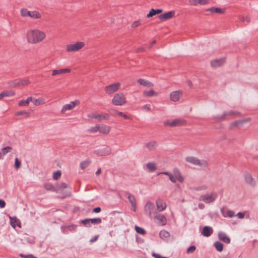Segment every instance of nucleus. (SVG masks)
Listing matches in <instances>:
<instances>
[{"label":"nucleus","mask_w":258,"mask_h":258,"mask_svg":"<svg viewBox=\"0 0 258 258\" xmlns=\"http://www.w3.org/2000/svg\"><path fill=\"white\" fill-rule=\"evenodd\" d=\"M46 37L44 32L38 29L28 31L27 34V38L28 42L36 44L43 41Z\"/></svg>","instance_id":"nucleus-1"},{"label":"nucleus","mask_w":258,"mask_h":258,"mask_svg":"<svg viewBox=\"0 0 258 258\" xmlns=\"http://www.w3.org/2000/svg\"><path fill=\"white\" fill-rule=\"evenodd\" d=\"M112 103L116 106H122L126 103L124 94L122 93L116 94L112 99Z\"/></svg>","instance_id":"nucleus-2"},{"label":"nucleus","mask_w":258,"mask_h":258,"mask_svg":"<svg viewBox=\"0 0 258 258\" xmlns=\"http://www.w3.org/2000/svg\"><path fill=\"white\" fill-rule=\"evenodd\" d=\"M84 46V42L78 41L74 44L67 45L66 46V50L68 52H76L79 51Z\"/></svg>","instance_id":"nucleus-3"},{"label":"nucleus","mask_w":258,"mask_h":258,"mask_svg":"<svg viewBox=\"0 0 258 258\" xmlns=\"http://www.w3.org/2000/svg\"><path fill=\"white\" fill-rule=\"evenodd\" d=\"M186 161L195 165H198L201 167H206L207 162L206 160H200L194 157H187L186 158Z\"/></svg>","instance_id":"nucleus-4"},{"label":"nucleus","mask_w":258,"mask_h":258,"mask_svg":"<svg viewBox=\"0 0 258 258\" xmlns=\"http://www.w3.org/2000/svg\"><path fill=\"white\" fill-rule=\"evenodd\" d=\"M216 196V193L212 192L210 194H206L201 196L200 197L199 200L204 202L206 203L209 204L213 202L215 200Z\"/></svg>","instance_id":"nucleus-5"},{"label":"nucleus","mask_w":258,"mask_h":258,"mask_svg":"<svg viewBox=\"0 0 258 258\" xmlns=\"http://www.w3.org/2000/svg\"><path fill=\"white\" fill-rule=\"evenodd\" d=\"M94 154L98 156H106L111 153V149L109 146H103L101 148L94 151Z\"/></svg>","instance_id":"nucleus-6"},{"label":"nucleus","mask_w":258,"mask_h":258,"mask_svg":"<svg viewBox=\"0 0 258 258\" xmlns=\"http://www.w3.org/2000/svg\"><path fill=\"white\" fill-rule=\"evenodd\" d=\"M119 83H115L109 85L105 88V91L107 94H111L117 91L120 87Z\"/></svg>","instance_id":"nucleus-7"},{"label":"nucleus","mask_w":258,"mask_h":258,"mask_svg":"<svg viewBox=\"0 0 258 258\" xmlns=\"http://www.w3.org/2000/svg\"><path fill=\"white\" fill-rule=\"evenodd\" d=\"M185 122V121L183 119H175L172 121L168 120L164 122V125H169L170 126H178L184 125Z\"/></svg>","instance_id":"nucleus-8"},{"label":"nucleus","mask_w":258,"mask_h":258,"mask_svg":"<svg viewBox=\"0 0 258 258\" xmlns=\"http://www.w3.org/2000/svg\"><path fill=\"white\" fill-rule=\"evenodd\" d=\"M250 120L249 118H245L241 120H236L233 122H231L229 124V128L232 130L234 127L240 128L242 125L245 122Z\"/></svg>","instance_id":"nucleus-9"},{"label":"nucleus","mask_w":258,"mask_h":258,"mask_svg":"<svg viewBox=\"0 0 258 258\" xmlns=\"http://www.w3.org/2000/svg\"><path fill=\"white\" fill-rule=\"evenodd\" d=\"M88 117L91 118H95L99 121H101L103 119H109V115L107 113L104 114H97V113H91L88 115Z\"/></svg>","instance_id":"nucleus-10"},{"label":"nucleus","mask_w":258,"mask_h":258,"mask_svg":"<svg viewBox=\"0 0 258 258\" xmlns=\"http://www.w3.org/2000/svg\"><path fill=\"white\" fill-rule=\"evenodd\" d=\"M182 95L183 92L182 91L178 90L173 91L170 93V100L174 102L177 101L182 97Z\"/></svg>","instance_id":"nucleus-11"},{"label":"nucleus","mask_w":258,"mask_h":258,"mask_svg":"<svg viewBox=\"0 0 258 258\" xmlns=\"http://www.w3.org/2000/svg\"><path fill=\"white\" fill-rule=\"evenodd\" d=\"M154 208V204L150 201L148 202L144 207L145 214L151 217Z\"/></svg>","instance_id":"nucleus-12"},{"label":"nucleus","mask_w":258,"mask_h":258,"mask_svg":"<svg viewBox=\"0 0 258 258\" xmlns=\"http://www.w3.org/2000/svg\"><path fill=\"white\" fill-rule=\"evenodd\" d=\"M79 103V101L76 100L75 101H72L70 104H65L63 106L61 112L62 113L66 112L67 110H72Z\"/></svg>","instance_id":"nucleus-13"},{"label":"nucleus","mask_w":258,"mask_h":258,"mask_svg":"<svg viewBox=\"0 0 258 258\" xmlns=\"http://www.w3.org/2000/svg\"><path fill=\"white\" fill-rule=\"evenodd\" d=\"M155 219L158 220L159 225L164 226L166 224L167 220L165 216L161 214H158L157 212L155 213Z\"/></svg>","instance_id":"nucleus-14"},{"label":"nucleus","mask_w":258,"mask_h":258,"mask_svg":"<svg viewBox=\"0 0 258 258\" xmlns=\"http://www.w3.org/2000/svg\"><path fill=\"white\" fill-rule=\"evenodd\" d=\"M225 62L224 58L216 59L211 61V65L213 68H217L222 66Z\"/></svg>","instance_id":"nucleus-15"},{"label":"nucleus","mask_w":258,"mask_h":258,"mask_svg":"<svg viewBox=\"0 0 258 258\" xmlns=\"http://www.w3.org/2000/svg\"><path fill=\"white\" fill-rule=\"evenodd\" d=\"M175 15L174 11H170L159 16V19L161 21H165L172 18Z\"/></svg>","instance_id":"nucleus-16"},{"label":"nucleus","mask_w":258,"mask_h":258,"mask_svg":"<svg viewBox=\"0 0 258 258\" xmlns=\"http://www.w3.org/2000/svg\"><path fill=\"white\" fill-rule=\"evenodd\" d=\"M157 210L159 211H162L167 207V205L164 200L158 199L156 202Z\"/></svg>","instance_id":"nucleus-17"},{"label":"nucleus","mask_w":258,"mask_h":258,"mask_svg":"<svg viewBox=\"0 0 258 258\" xmlns=\"http://www.w3.org/2000/svg\"><path fill=\"white\" fill-rule=\"evenodd\" d=\"M173 174L179 182L181 183L183 182L184 177L181 175L179 170L177 168H174L173 169Z\"/></svg>","instance_id":"nucleus-18"},{"label":"nucleus","mask_w":258,"mask_h":258,"mask_svg":"<svg viewBox=\"0 0 258 258\" xmlns=\"http://www.w3.org/2000/svg\"><path fill=\"white\" fill-rule=\"evenodd\" d=\"M245 180L246 182L252 186H254L255 184V182L254 179L252 178V175L250 173L246 172L244 174Z\"/></svg>","instance_id":"nucleus-19"},{"label":"nucleus","mask_w":258,"mask_h":258,"mask_svg":"<svg viewBox=\"0 0 258 258\" xmlns=\"http://www.w3.org/2000/svg\"><path fill=\"white\" fill-rule=\"evenodd\" d=\"M213 232V230L212 227L206 226L204 227L201 233L205 237H209L212 234Z\"/></svg>","instance_id":"nucleus-20"},{"label":"nucleus","mask_w":258,"mask_h":258,"mask_svg":"<svg viewBox=\"0 0 258 258\" xmlns=\"http://www.w3.org/2000/svg\"><path fill=\"white\" fill-rule=\"evenodd\" d=\"M71 72L70 69H62L60 70H54L52 71V75L53 76L60 75L63 74L69 73Z\"/></svg>","instance_id":"nucleus-21"},{"label":"nucleus","mask_w":258,"mask_h":258,"mask_svg":"<svg viewBox=\"0 0 258 258\" xmlns=\"http://www.w3.org/2000/svg\"><path fill=\"white\" fill-rule=\"evenodd\" d=\"M219 238L226 243L230 242V238L224 232H220L218 233Z\"/></svg>","instance_id":"nucleus-22"},{"label":"nucleus","mask_w":258,"mask_h":258,"mask_svg":"<svg viewBox=\"0 0 258 258\" xmlns=\"http://www.w3.org/2000/svg\"><path fill=\"white\" fill-rule=\"evenodd\" d=\"M138 83L142 86L147 87H152L154 85L152 83L149 82L148 80L143 79H139L138 80Z\"/></svg>","instance_id":"nucleus-23"},{"label":"nucleus","mask_w":258,"mask_h":258,"mask_svg":"<svg viewBox=\"0 0 258 258\" xmlns=\"http://www.w3.org/2000/svg\"><path fill=\"white\" fill-rule=\"evenodd\" d=\"M162 12H163V10L162 9H158L155 10L154 9H151V10L150 11L149 13L147 15V17L148 18L152 17L153 16H154L156 15L159 14L161 13Z\"/></svg>","instance_id":"nucleus-24"},{"label":"nucleus","mask_w":258,"mask_h":258,"mask_svg":"<svg viewBox=\"0 0 258 258\" xmlns=\"http://www.w3.org/2000/svg\"><path fill=\"white\" fill-rule=\"evenodd\" d=\"M157 143L155 141H152L147 143L146 145V148L149 151H153L156 149L157 147Z\"/></svg>","instance_id":"nucleus-25"},{"label":"nucleus","mask_w":258,"mask_h":258,"mask_svg":"<svg viewBox=\"0 0 258 258\" xmlns=\"http://www.w3.org/2000/svg\"><path fill=\"white\" fill-rule=\"evenodd\" d=\"M12 147L10 146H7L5 148H3L2 149V151H0V159L3 158V157L8 153L10 152L12 150Z\"/></svg>","instance_id":"nucleus-26"},{"label":"nucleus","mask_w":258,"mask_h":258,"mask_svg":"<svg viewBox=\"0 0 258 258\" xmlns=\"http://www.w3.org/2000/svg\"><path fill=\"white\" fill-rule=\"evenodd\" d=\"M159 236L163 240H166L169 237L170 233L165 230H162L159 233Z\"/></svg>","instance_id":"nucleus-27"},{"label":"nucleus","mask_w":258,"mask_h":258,"mask_svg":"<svg viewBox=\"0 0 258 258\" xmlns=\"http://www.w3.org/2000/svg\"><path fill=\"white\" fill-rule=\"evenodd\" d=\"M28 16L33 19H38L41 17L40 14L36 11H29Z\"/></svg>","instance_id":"nucleus-28"},{"label":"nucleus","mask_w":258,"mask_h":258,"mask_svg":"<svg viewBox=\"0 0 258 258\" xmlns=\"http://www.w3.org/2000/svg\"><path fill=\"white\" fill-rule=\"evenodd\" d=\"M207 11H209L212 13H218V14H223L225 12L224 10L221 9L220 8H215V7H212L210 9H208Z\"/></svg>","instance_id":"nucleus-29"},{"label":"nucleus","mask_w":258,"mask_h":258,"mask_svg":"<svg viewBox=\"0 0 258 258\" xmlns=\"http://www.w3.org/2000/svg\"><path fill=\"white\" fill-rule=\"evenodd\" d=\"M10 218L11 225L13 228H15L16 225L20 226V222L16 217Z\"/></svg>","instance_id":"nucleus-30"},{"label":"nucleus","mask_w":258,"mask_h":258,"mask_svg":"<svg viewBox=\"0 0 258 258\" xmlns=\"http://www.w3.org/2000/svg\"><path fill=\"white\" fill-rule=\"evenodd\" d=\"M124 195L127 197V198L131 205L135 204V203H136V198L133 195H132L128 191H125Z\"/></svg>","instance_id":"nucleus-31"},{"label":"nucleus","mask_w":258,"mask_h":258,"mask_svg":"<svg viewBox=\"0 0 258 258\" xmlns=\"http://www.w3.org/2000/svg\"><path fill=\"white\" fill-rule=\"evenodd\" d=\"M147 168L151 172H153L157 169V165L154 162H149L146 164Z\"/></svg>","instance_id":"nucleus-32"},{"label":"nucleus","mask_w":258,"mask_h":258,"mask_svg":"<svg viewBox=\"0 0 258 258\" xmlns=\"http://www.w3.org/2000/svg\"><path fill=\"white\" fill-rule=\"evenodd\" d=\"M113 113L114 114H116L119 116L122 117L126 119H131V117L125 114L123 112L118 111L116 110H112Z\"/></svg>","instance_id":"nucleus-33"},{"label":"nucleus","mask_w":258,"mask_h":258,"mask_svg":"<svg viewBox=\"0 0 258 258\" xmlns=\"http://www.w3.org/2000/svg\"><path fill=\"white\" fill-rule=\"evenodd\" d=\"M110 128L108 126H103L101 127L99 126V132L104 134H107L109 133Z\"/></svg>","instance_id":"nucleus-34"},{"label":"nucleus","mask_w":258,"mask_h":258,"mask_svg":"<svg viewBox=\"0 0 258 258\" xmlns=\"http://www.w3.org/2000/svg\"><path fill=\"white\" fill-rule=\"evenodd\" d=\"M143 94L145 96L147 97H151L154 96H157V93L155 92L153 90H151L150 91H145L143 92Z\"/></svg>","instance_id":"nucleus-35"},{"label":"nucleus","mask_w":258,"mask_h":258,"mask_svg":"<svg viewBox=\"0 0 258 258\" xmlns=\"http://www.w3.org/2000/svg\"><path fill=\"white\" fill-rule=\"evenodd\" d=\"M214 245L215 246V247L216 248V249L217 250V251H218L219 252L222 251L223 249V244L219 241H216L214 243Z\"/></svg>","instance_id":"nucleus-36"},{"label":"nucleus","mask_w":258,"mask_h":258,"mask_svg":"<svg viewBox=\"0 0 258 258\" xmlns=\"http://www.w3.org/2000/svg\"><path fill=\"white\" fill-rule=\"evenodd\" d=\"M213 118L215 119L217 122H219L227 119V118H226V114H225L224 112L223 113L222 115H216L213 116Z\"/></svg>","instance_id":"nucleus-37"},{"label":"nucleus","mask_w":258,"mask_h":258,"mask_svg":"<svg viewBox=\"0 0 258 258\" xmlns=\"http://www.w3.org/2000/svg\"><path fill=\"white\" fill-rule=\"evenodd\" d=\"M33 103L36 106H39L40 105L44 104L45 103V101L44 99L41 98H39L38 99L34 98Z\"/></svg>","instance_id":"nucleus-38"},{"label":"nucleus","mask_w":258,"mask_h":258,"mask_svg":"<svg viewBox=\"0 0 258 258\" xmlns=\"http://www.w3.org/2000/svg\"><path fill=\"white\" fill-rule=\"evenodd\" d=\"M90 223L93 224H98L102 222V220L100 218H96L93 219H89Z\"/></svg>","instance_id":"nucleus-39"},{"label":"nucleus","mask_w":258,"mask_h":258,"mask_svg":"<svg viewBox=\"0 0 258 258\" xmlns=\"http://www.w3.org/2000/svg\"><path fill=\"white\" fill-rule=\"evenodd\" d=\"M2 94L3 98L4 97H7V96H12L15 95L14 92L13 91H4L1 92Z\"/></svg>","instance_id":"nucleus-40"},{"label":"nucleus","mask_w":258,"mask_h":258,"mask_svg":"<svg viewBox=\"0 0 258 258\" xmlns=\"http://www.w3.org/2000/svg\"><path fill=\"white\" fill-rule=\"evenodd\" d=\"M224 113L226 114V118L228 116H237L240 114L239 112H237V111H234L233 110H230L227 112H224Z\"/></svg>","instance_id":"nucleus-41"},{"label":"nucleus","mask_w":258,"mask_h":258,"mask_svg":"<svg viewBox=\"0 0 258 258\" xmlns=\"http://www.w3.org/2000/svg\"><path fill=\"white\" fill-rule=\"evenodd\" d=\"M239 21L243 22L244 25L247 24L250 22V18L248 17L240 16L239 18Z\"/></svg>","instance_id":"nucleus-42"},{"label":"nucleus","mask_w":258,"mask_h":258,"mask_svg":"<svg viewBox=\"0 0 258 258\" xmlns=\"http://www.w3.org/2000/svg\"><path fill=\"white\" fill-rule=\"evenodd\" d=\"M91 161L90 160H86L80 163V167L82 169H84L87 168L90 164Z\"/></svg>","instance_id":"nucleus-43"},{"label":"nucleus","mask_w":258,"mask_h":258,"mask_svg":"<svg viewBox=\"0 0 258 258\" xmlns=\"http://www.w3.org/2000/svg\"><path fill=\"white\" fill-rule=\"evenodd\" d=\"M136 231L139 234L144 235L146 233V231L144 229L138 226H135Z\"/></svg>","instance_id":"nucleus-44"},{"label":"nucleus","mask_w":258,"mask_h":258,"mask_svg":"<svg viewBox=\"0 0 258 258\" xmlns=\"http://www.w3.org/2000/svg\"><path fill=\"white\" fill-rule=\"evenodd\" d=\"M61 171L60 170H57L55 172H54L53 174V178L54 180H57L61 176Z\"/></svg>","instance_id":"nucleus-45"},{"label":"nucleus","mask_w":258,"mask_h":258,"mask_svg":"<svg viewBox=\"0 0 258 258\" xmlns=\"http://www.w3.org/2000/svg\"><path fill=\"white\" fill-rule=\"evenodd\" d=\"M45 188L47 190L54 191V186L50 183H46L44 184Z\"/></svg>","instance_id":"nucleus-46"},{"label":"nucleus","mask_w":258,"mask_h":258,"mask_svg":"<svg viewBox=\"0 0 258 258\" xmlns=\"http://www.w3.org/2000/svg\"><path fill=\"white\" fill-rule=\"evenodd\" d=\"M9 84L12 87L19 86V80L12 81L9 82Z\"/></svg>","instance_id":"nucleus-47"},{"label":"nucleus","mask_w":258,"mask_h":258,"mask_svg":"<svg viewBox=\"0 0 258 258\" xmlns=\"http://www.w3.org/2000/svg\"><path fill=\"white\" fill-rule=\"evenodd\" d=\"M18 105L19 106H28L29 103H28L27 100H22L19 102Z\"/></svg>","instance_id":"nucleus-48"},{"label":"nucleus","mask_w":258,"mask_h":258,"mask_svg":"<svg viewBox=\"0 0 258 258\" xmlns=\"http://www.w3.org/2000/svg\"><path fill=\"white\" fill-rule=\"evenodd\" d=\"M226 216L227 217L232 218L235 216V213L232 210L227 209Z\"/></svg>","instance_id":"nucleus-49"},{"label":"nucleus","mask_w":258,"mask_h":258,"mask_svg":"<svg viewBox=\"0 0 258 258\" xmlns=\"http://www.w3.org/2000/svg\"><path fill=\"white\" fill-rule=\"evenodd\" d=\"M99 130V126H95L89 129L88 131L90 133H95Z\"/></svg>","instance_id":"nucleus-50"},{"label":"nucleus","mask_w":258,"mask_h":258,"mask_svg":"<svg viewBox=\"0 0 258 258\" xmlns=\"http://www.w3.org/2000/svg\"><path fill=\"white\" fill-rule=\"evenodd\" d=\"M29 11L27 9H22L21 10V14L23 17H27Z\"/></svg>","instance_id":"nucleus-51"},{"label":"nucleus","mask_w":258,"mask_h":258,"mask_svg":"<svg viewBox=\"0 0 258 258\" xmlns=\"http://www.w3.org/2000/svg\"><path fill=\"white\" fill-rule=\"evenodd\" d=\"M81 222L86 227H90V222L89 219H86L81 220Z\"/></svg>","instance_id":"nucleus-52"},{"label":"nucleus","mask_w":258,"mask_h":258,"mask_svg":"<svg viewBox=\"0 0 258 258\" xmlns=\"http://www.w3.org/2000/svg\"><path fill=\"white\" fill-rule=\"evenodd\" d=\"M16 115L17 116L26 115L27 116H28L29 115V113L28 112L25 111H20L16 112Z\"/></svg>","instance_id":"nucleus-53"},{"label":"nucleus","mask_w":258,"mask_h":258,"mask_svg":"<svg viewBox=\"0 0 258 258\" xmlns=\"http://www.w3.org/2000/svg\"><path fill=\"white\" fill-rule=\"evenodd\" d=\"M68 187V185L67 183H66L64 182H62L58 185V189H59V190L63 189L64 188H67Z\"/></svg>","instance_id":"nucleus-54"},{"label":"nucleus","mask_w":258,"mask_h":258,"mask_svg":"<svg viewBox=\"0 0 258 258\" xmlns=\"http://www.w3.org/2000/svg\"><path fill=\"white\" fill-rule=\"evenodd\" d=\"M19 86H24L29 83V81L27 79L19 80Z\"/></svg>","instance_id":"nucleus-55"},{"label":"nucleus","mask_w":258,"mask_h":258,"mask_svg":"<svg viewBox=\"0 0 258 258\" xmlns=\"http://www.w3.org/2000/svg\"><path fill=\"white\" fill-rule=\"evenodd\" d=\"M21 161H19L17 158H16L15 160V167L17 169L19 168L20 167V166H21Z\"/></svg>","instance_id":"nucleus-56"},{"label":"nucleus","mask_w":258,"mask_h":258,"mask_svg":"<svg viewBox=\"0 0 258 258\" xmlns=\"http://www.w3.org/2000/svg\"><path fill=\"white\" fill-rule=\"evenodd\" d=\"M196 249V247L194 245L190 246L187 248V253H192Z\"/></svg>","instance_id":"nucleus-57"},{"label":"nucleus","mask_w":258,"mask_h":258,"mask_svg":"<svg viewBox=\"0 0 258 258\" xmlns=\"http://www.w3.org/2000/svg\"><path fill=\"white\" fill-rule=\"evenodd\" d=\"M227 209L224 207L222 208L220 210L221 213L224 217H227Z\"/></svg>","instance_id":"nucleus-58"},{"label":"nucleus","mask_w":258,"mask_h":258,"mask_svg":"<svg viewBox=\"0 0 258 258\" xmlns=\"http://www.w3.org/2000/svg\"><path fill=\"white\" fill-rule=\"evenodd\" d=\"M169 180L173 183H176V180H177L176 178L174 176L173 173H171V175L169 176Z\"/></svg>","instance_id":"nucleus-59"},{"label":"nucleus","mask_w":258,"mask_h":258,"mask_svg":"<svg viewBox=\"0 0 258 258\" xmlns=\"http://www.w3.org/2000/svg\"><path fill=\"white\" fill-rule=\"evenodd\" d=\"M189 3L192 6H197L199 5V0H189Z\"/></svg>","instance_id":"nucleus-60"},{"label":"nucleus","mask_w":258,"mask_h":258,"mask_svg":"<svg viewBox=\"0 0 258 258\" xmlns=\"http://www.w3.org/2000/svg\"><path fill=\"white\" fill-rule=\"evenodd\" d=\"M208 188V186L206 185H203L202 186H198L195 188V190H206Z\"/></svg>","instance_id":"nucleus-61"},{"label":"nucleus","mask_w":258,"mask_h":258,"mask_svg":"<svg viewBox=\"0 0 258 258\" xmlns=\"http://www.w3.org/2000/svg\"><path fill=\"white\" fill-rule=\"evenodd\" d=\"M141 25V23L139 21H135L132 24V27L133 28H136Z\"/></svg>","instance_id":"nucleus-62"},{"label":"nucleus","mask_w":258,"mask_h":258,"mask_svg":"<svg viewBox=\"0 0 258 258\" xmlns=\"http://www.w3.org/2000/svg\"><path fill=\"white\" fill-rule=\"evenodd\" d=\"M20 256L25 257V258H37L36 256H34L33 254H27V255L20 254Z\"/></svg>","instance_id":"nucleus-63"},{"label":"nucleus","mask_w":258,"mask_h":258,"mask_svg":"<svg viewBox=\"0 0 258 258\" xmlns=\"http://www.w3.org/2000/svg\"><path fill=\"white\" fill-rule=\"evenodd\" d=\"M152 255L155 258H167V257L162 256L160 255L159 254L156 253H153Z\"/></svg>","instance_id":"nucleus-64"}]
</instances>
